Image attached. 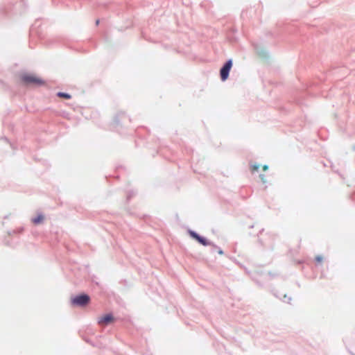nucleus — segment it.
Segmentation results:
<instances>
[{
  "label": "nucleus",
  "mask_w": 355,
  "mask_h": 355,
  "mask_svg": "<svg viewBox=\"0 0 355 355\" xmlns=\"http://www.w3.org/2000/svg\"><path fill=\"white\" fill-rule=\"evenodd\" d=\"M90 301V297L86 293L77 295L71 298V304L76 306L83 307Z\"/></svg>",
  "instance_id": "obj_1"
},
{
  "label": "nucleus",
  "mask_w": 355,
  "mask_h": 355,
  "mask_svg": "<svg viewBox=\"0 0 355 355\" xmlns=\"http://www.w3.org/2000/svg\"><path fill=\"white\" fill-rule=\"evenodd\" d=\"M233 66L232 59H228L220 69V76L223 82L227 80L229 78L230 72Z\"/></svg>",
  "instance_id": "obj_2"
},
{
  "label": "nucleus",
  "mask_w": 355,
  "mask_h": 355,
  "mask_svg": "<svg viewBox=\"0 0 355 355\" xmlns=\"http://www.w3.org/2000/svg\"><path fill=\"white\" fill-rule=\"evenodd\" d=\"M188 234L192 239H195L197 242L203 246H208L211 244V241H209L205 236L200 235L194 230H189Z\"/></svg>",
  "instance_id": "obj_3"
},
{
  "label": "nucleus",
  "mask_w": 355,
  "mask_h": 355,
  "mask_svg": "<svg viewBox=\"0 0 355 355\" xmlns=\"http://www.w3.org/2000/svg\"><path fill=\"white\" fill-rule=\"evenodd\" d=\"M21 80L27 85L33 84L40 86L44 84V80L43 79L28 74L23 75L21 76Z\"/></svg>",
  "instance_id": "obj_4"
},
{
  "label": "nucleus",
  "mask_w": 355,
  "mask_h": 355,
  "mask_svg": "<svg viewBox=\"0 0 355 355\" xmlns=\"http://www.w3.org/2000/svg\"><path fill=\"white\" fill-rule=\"evenodd\" d=\"M114 320V316L112 313H107L104 315H103L101 318H98L97 320V322L98 324L104 323L105 324H109L110 322H112Z\"/></svg>",
  "instance_id": "obj_5"
},
{
  "label": "nucleus",
  "mask_w": 355,
  "mask_h": 355,
  "mask_svg": "<svg viewBox=\"0 0 355 355\" xmlns=\"http://www.w3.org/2000/svg\"><path fill=\"white\" fill-rule=\"evenodd\" d=\"M44 215L42 214V213H40L38 214V215L33 218L32 219V222L34 223V224H39L40 223L42 222V220H44Z\"/></svg>",
  "instance_id": "obj_6"
},
{
  "label": "nucleus",
  "mask_w": 355,
  "mask_h": 355,
  "mask_svg": "<svg viewBox=\"0 0 355 355\" xmlns=\"http://www.w3.org/2000/svg\"><path fill=\"white\" fill-rule=\"evenodd\" d=\"M57 96L60 98H64L65 99H70L71 98V96L70 94L63 92H59L57 93Z\"/></svg>",
  "instance_id": "obj_7"
},
{
  "label": "nucleus",
  "mask_w": 355,
  "mask_h": 355,
  "mask_svg": "<svg viewBox=\"0 0 355 355\" xmlns=\"http://www.w3.org/2000/svg\"><path fill=\"white\" fill-rule=\"evenodd\" d=\"M211 246V252L214 253L215 252H217V250L218 248V246L214 244L211 242V244L210 245Z\"/></svg>",
  "instance_id": "obj_8"
},
{
  "label": "nucleus",
  "mask_w": 355,
  "mask_h": 355,
  "mask_svg": "<svg viewBox=\"0 0 355 355\" xmlns=\"http://www.w3.org/2000/svg\"><path fill=\"white\" fill-rule=\"evenodd\" d=\"M259 243H260V244H261V245H264V246H265V247H266V248H272V244H266V243H264L261 241V239H259Z\"/></svg>",
  "instance_id": "obj_9"
},
{
  "label": "nucleus",
  "mask_w": 355,
  "mask_h": 355,
  "mask_svg": "<svg viewBox=\"0 0 355 355\" xmlns=\"http://www.w3.org/2000/svg\"><path fill=\"white\" fill-rule=\"evenodd\" d=\"M286 298L288 299L287 302H288V303H290V302L291 301V297H288L286 295H284V299H281V300H282V301H284V302H286L285 299H286Z\"/></svg>",
  "instance_id": "obj_10"
},
{
  "label": "nucleus",
  "mask_w": 355,
  "mask_h": 355,
  "mask_svg": "<svg viewBox=\"0 0 355 355\" xmlns=\"http://www.w3.org/2000/svg\"><path fill=\"white\" fill-rule=\"evenodd\" d=\"M315 261L318 262V263H320L322 261V257L320 256V255H318L316 257H315Z\"/></svg>",
  "instance_id": "obj_11"
},
{
  "label": "nucleus",
  "mask_w": 355,
  "mask_h": 355,
  "mask_svg": "<svg viewBox=\"0 0 355 355\" xmlns=\"http://www.w3.org/2000/svg\"><path fill=\"white\" fill-rule=\"evenodd\" d=\"M217 252H218L219 254H220V255H222V254H224L223 250L220 247H218V250H217Z\"/></svg>",
  "instance_id": "obj_12"
},
{
  "label": "nucleus",
  "mask_w": 355,
  "mask_h": 355,
  "mask_svg": "<svg viewBox=\"0 0 355 355\" xmlns=\"http://www.w3.org/2000/svg\"><path fill=\"white\" fill-rule=\"evenodd\" d=\"M252 167L253 168H254L255 170H258V169H259V164H254V165H252Z\"/></svg>",
  "instance_id": "obj_13"
},
{
  "label": "nucleus",
  "mask_w": 355,
  "mask_h": 355,
  "mask_svg": "<svg viewBox=\"0 0 355 355\" xmlns=\"http://www.w3.org/2000/svg\"><path fill=\"white\" fill-rule=\"evenodd\" d=\"M260 178H261L263 182L265 183V180H264L265 176L263 175H260Z\"/></svg>",
  "instance_id": "obj_14"
},
{
  "label": "nucleus",
  "mask_w": 355,
  "mask_h": 355,
  "mask_svg": "<svg viewBox=\"0 0 355 355\" xmlns=\"http://www.w3.org/2000/svg\"><path fill=\"white\" fill-rule=\"evenodd\" d=\"M263 168L264 171L267 170L268 168V166L267 164H265L263 166Z\"/></svg>",
  "instance_id": "obj_15"
},
{
  "label": "nucleus",
  "mask_w": 355,
  "mask_h": 355,
  "mask_svg": "<svg viewBox=\"0 0 355 355\" xmlns=\"http://www.w3.org/2000/svg\"><path fill=\"white\" fill-rule=\"evenodd\" d=\"M115 122H116L117 124H119V121L118 120V116H117V117H116V119H115Z\"/></svg>",
  "instance_id": "obj_16"
},
{
  "label": "nucleus",
  "mask_w": 355,
  "mask_h": 355,
  "mask_svg": "<svg viewBox=\"0 0 355 355\" xmlns=\"http://www.w3.org/2000/svg\"><path fill=\"white\" fill-rule=\"evenodd\" d=\"M99 22H100V20H99V19H97V20L96 21V25H98V24H99Z\"/></svg>",
  "instance_id": "obj_17"
},
{
  "label": "nucleus",
  "mask_w": 355,
  "mask_h": 355,
  "mask_svg": "<svg viewBox=\"0 0 355 355\" xmlns=\"http://www.w3.org/2000/svg\"><path fill=\"white\" fill-rule=\"evenodd\" d=\"M24 230V228L23 227H20L19 230V232H22Z\"/></svg>",
  "instance_id": "obj_18"
},
{
  "label": "nucleus",
  "mask_w": 355,
  "mask_h": 355,
  "mask_svg": "<svg viewBox=\"0 0 355 355\" xmlns=\"http://www.w3.org/2000/svg\"><path fill=\"white\" fill-rule=\"evenodd\" d=\"M274 295L276 296V297H279V296L277 294L275 293Z\"/></svg>",
  "instance_id": "obj_19"
}]
</instances>
